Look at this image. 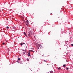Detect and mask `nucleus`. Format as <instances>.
Returning a JSON list of instances; mask_svg holds the SVG:
<instances>
[{"label":"nucleus","instance_id":"f257e3e1","mask_svg":"<svg viewBox=\"0 0 73 73\" xmlns=\"http://www.w3.org/2000/svg\"><path fill=\"white\" fill-rule=\"evenodd\" d=\"M42 48V46H41V45L40 44H38L36 46V48L37 49H40V48Z\"/></svg>","mask_w":73,"mask_h":73},{"label":"nucleus","instance_id":"f03ea898","mask_svg":"<svg viewBox=\"0 0 73 73\" xmlns=\"http://www.w3.org/2000/svg\"><path fill=\"white\" fill-rule=\"evenodd\" d=\"M25 23L26 24V25H27V26H28V25H29V22L28 20L26 21L25 22Z\"/></svg>","mask_w":73,"mask_h":73},{"label":"nucleus","instance_id":"7ed1b4c3","mask_svg":"<svg viewBox=\"0 0 73 73\" xmlns=\"http://www.w3.org/2000/svg\"><path fill=\"white\" fill-rule=\"evenodd\" d=\"M24 34L25 35V36H26V37L28 38V36H27V34H26V33H25V32H24Z\"/></svg>","mask_w":73,"mask_h":73},{"label":"nucleus","instance_id":"20e7f679","mask_svg":"<svg viewBox=\"0 0 73 73\" xmlns=\"http://www.w3.org/2000/svg\"><path fill=\"white\" fill-rule=\"evenodd\" d=\"M30 51H31V50H29V53H28V56H30Z\"/></svg>","mask_w":73,"mask_h":73},{"label":"nucleus","instance_id":"39448f33","mask_svg":"<svg viewBox=\"0 0 73 73\" xmlns=\"http://www.w3.org/2000/svg\"><path fill=\"white\" fill-rule=\"evenodd\" d=\"M30 33L31 34V35H33V32L31 31L30 32Z\"/></svg>","mask_w":73,"mask_h":73},{"label":"nucleus","instance_id":"423d86ee","mask_svg":"<svg viewBox=\"0 0 73 73\" xmlns=\"http://www.w3.org/2000/svg\"><path fill=\"white\" fill-rule=\"evenodd\" d=\"M17 62H19V64H21V62H20L19 60H17Z\"/></svg>","mask_w":73,"mask_h":73},{"label":"nucleus","instance_id":"0eeeda50","mask_svg":"<svg viewBox=\"0 0 73 73\" xmlns=\"http://www.w3.org/2000/svg\"><path fill=\"white\" fill-rule=\"evenodd\" d=\"M58 69V70H61V68L59 67V68H57Z\"/></svg>","mask_w":73,"mask_h":73},{"label":"nucleus","instance_id":"6e6552de","mask_svg":"<svg viewBox=\"0 0 73 73\" xmlns=\"http://www.w3.org/2000/svg\"><path fill=\"white\" fill-rule=\"evenodd\" d=\"M13 29H16V27H15V26H14L13 27Z\"/></svg>","mask_w":73,"mask_h":73},{"label":"nucleus","instance_id":"1a4fd4ad","mask_svg":"<svg viewBox=\"0 0 73 73\" xmlns=\"http://www.w3.org/2000/svg\"><path fill=\"white\" fill-rule=\"evenodd\" d=\"M28 35L29 36V37L31 36V35H30V33H29L28 34Z\"/></svg>","mask_w":73,"mask_h":73},{"label":"nucleus","instance_id":"9d476101","mask_svg":"<svg viewBox=\"0 0 73 73\" xmlns=\"http://www.w3.org/2000/svg\"><path fill=\"white\" fill-rule=\"evenodd\" d=\"M66 65V64H64V65H63V67H65Z\"/></svg>","mask_w":73,"mask_h":73},{"label":"nucleus","instance_id":"9b49d317","mask_svg":"<svg viewBox=\"0 0 73 73\" xmlns=\"http://www.w3.org/2000/svg\"><path fill=\"white\" fill-rule=\"evenodd\" d=\"M50 73H53V71H50Z\"/></svg>","mask_w":73,"mask_h":73},{"label":"nucleus","instance_id":"f8f14e48","mask_svg":"<svg viewBox=\"0 0 73 73\" xmlns=\"http://www.w3.org/2000/svg\"><path fill=\"white\" fill-rule=\"evenodd\" d=\"M6 28H7V29H8L9 28V27H7Z\"/></svg>","mask_w":73,"mask_h":73},{"label":"nucleus","instance_id":"ddd939ff","mask_svg":"<svg viewBox=\"0 0 73 73\" xmlns=\"http://www.w3.org/2000/svg\"><path fill=\"white\" fill-rule=\"evenodd\" d=\"M21 45L22 46L23 45V43H21Z\"/></svg>","mask_w":73,"mask_h":73},{"label":"nucleus","instance_id":"4468645a","mask_svg":"<svg viewBox=\"0 0 73 73\" xmlns=\"http://www.w3.org/2000/svg\"><path fill=\"white\" fill-rule=\"evenodd\" d=\"M27 60L28 61H29V59L28 58H27Z\"/></svg>","mask_w":73,"mask_h":73},{"label":"nucleus","instance_id":"2eb2a0df","mask_svg":"<svg viewBox=\"0 0 73 73\" xmlns=\"http://www.w3.org/2000/svg\"><path fill=\"white\" fill-rule=\"evenodd\" d=\"M31 52H35V51H33L32 50H31Z\"/></svg>","mask_w":73,"mask_h":73},{"label":"nucleus","instance_id":"dca6fc26","mask_svg":"<svg viewBox=\"0 0 73 73\" xmlns=\"http://www.w3.org/2000/svg\"><path fill=\"white\" fill-rule=\"evenodd\" d=\"M69 69V68H67L66 69V70H68Z\"/></svg>","mask_w":73,"mask_h":73},{"label":"nucleus","instance_id":"f3484780","mask_svg":"<svg viewBox=\"0 0 73 73\" xmlns=\"http://www.w3.org/2000/svg\"><path fill=\"white\" fill-rule=\"evenodd\" d=\"M18 60H20V58H18Z\"/></svg>","mask_w":73,"mask_h":73},{"label":"nucleus","instance_id":"a211bd4d","mask_svg":"<svg viewBox=\"0 0 73 73\" xmlns=\"http://www.w3.org/2000/svg\"><path fill=\"white\" fill-rule=\"evenodd\" d=\"M71 46H73V44H71Z\"/></svg>","mask_w":73,"mask_h":73},{"label":"nucleus","instance_id":"6ab92c4d","mask_svg":"<svg viewBox=\"0 0 73 73\" xmlns=\"http://www.w3.org/2000/svg\"><path fill=\"white\" fill-rule=\"evenodd\" d=\"M21 50H23V51H25V50H24L22 49Z\"/></svg>","mask_w":73,"mask_h":73},{"label":"nucleus","instance_id":"aec40b11","mask_svg":"<svg viewBox=\"0 0 73 73\" xmlns=\"http://www.w3.org/2000/svg\"><path fill=\"white\" fill-rule=\"evenodd\" d=\"M23 53H24V54H25V52H23Z\"/></svg>","mask_w":73,"mask_h":73},{"label":"nucleus","instance_id":"412c9836","mask_svg":"<svg viewBox=\"0 0 73 73\" xmlns=\"http://www.w3.org/2000/svg\"><path fill=\"white\" fill-rule=\"evenodd\" d=\"M5 44V43H4L3 42V45H4Z\"/></svg>","mask_w":73,"mask_h":73},{"label":"nucleus","instance_id":"4be33fe9","mask_svg":"<svg viewBox=\"0 0 73 73\" xmlns=\"http://www.w3.org/2000/svg\"><path fill=\"white\" fill-rule=\"evenodd\" d=\"M44 61H46H46H45V60H44Z\"/></svg>","mask_w":73,"mask_h":73},{"label":"nucleus","instance_id":"5701e85b","mask_svg":"<svg viewBox=\"0 0 73 73\" xmlns=\"http://www.w3.org/2000/svg\"><path fill=\"white\" fill-rule=\"evenodd\" d=\"M51 15H52V14H50Z\"/></svg>","mask_w":73,"mask_h":73},{"label":"nucleus","instance_id":"b1692460","mask_svg":"<svg viewBox=\"0 0 73 73\" xmlns=\"http://www.w3.org/2000/svg\"><path fill=\"white\" fill-rule=\"evenodd\" d=\"M65 68H67L66 66V67H65Z\"/></svg>","mask_w":73,"mask_h":73},{"label":"nucleus","instance_id":"393cba45","mask_svg":"<svg viewBox=\"0 0 73 73\" xmlns=\"http://www.w3.org/2000/svg\"><path fill=\"white\" fill-rule=\"evenodd\" d=\"M34 37H35V36H34Z\"/></svg>","mask_w":73,"mask_h":73},{"label":"nucleus","instance_id":"a878e982","mask_svg":"<svg viewBox=\"0 0 73 73\" xmlns=\"http://www.w3.org/2000/svg\"><path fill=\"white\" fill-rule=\"evenodd\" d=\"M67 42H68V41H67Z\"/></svg>","mask_w":73,"mask_h":73}]
</instances>
